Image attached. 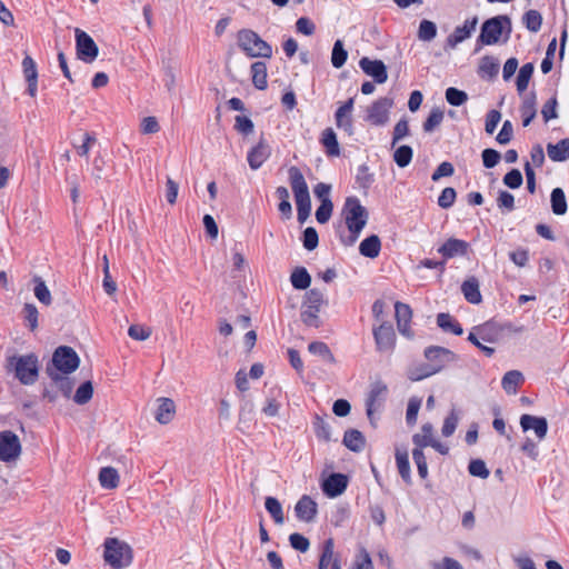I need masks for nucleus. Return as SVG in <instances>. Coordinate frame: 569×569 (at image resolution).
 <instances>
[{
	"label": "nucleus",
	"instance_id": "f257e3e1",
	"mask_svg": "<svg viewBox=\"0 0 569 569\" xmlns=\"http://www.w3.org/2000/svg\"><path fill=\"white\" fill-rule=\"evenodd\" d=\"M342 216L349 231V236L341 238L345 246L349 247L356 243L362 229L368 221V211L356 197H348L342 208Z\"/></svg>",
	"mask_w": 569,
	"mask_h": 569
},
{
	"label": "nucleus",
	"instance_id": "f03ea898",
	"mask_svg": "<svg viewBox=\"0 0 569 569\" xmlns=\"http://www.w3.org/2000/svg\"><path fill=\"white\" fill-rule=\"evenodd\" d=\"M425 357L429 361L420 371H411L409 378L413 381L421 380L439 372L446 365L457 360V356L449 349L438 346L428 347Z\"/></svg>",
	"mask_w": 569,
	"mask_h": 569
},
{
	"label": "nucleus",
	"instance_id": "7ed1b4c3",
	"mask_svg": "<svg viewBox=\"0 0 569 569\" xmlns=\"http://www.w3.org/2000/svg\"><path fill=\"white\" fill-rule=\"evenodd\" d=\"M79 363L80 359L71 347L60 346L54 350L51 365L47 366L46 372L52 381H58L60 376L76 371Z\"/></svg>",
	"mask_w": 569,
	"mask_h": 569
},
{
	"label": "nucleus",
	"instance_id": "20e7f679",
	"mask_svg": "<svg viewBox=\"0 0 569 569\" xmlns=\"http://www.w3.org/2000/svg\"><path fill=\"white\" fill-rule=\"evenodd\" d=\"M288 174L297 204L298 221L303 223L310 216L311 211V200L308 184L299 168L290 167Z\"/></svg>",
	"mask_w": 569,
	"mask_h": 569
},
{
	"label": "nucleus",
	"instance_id": "39448f33",
	"mask_svg": "<svg viewBox=\"0 0 569 569\" xmlns=\"http://www.w3.org/2000/svg\"><path fill=\"white\" fill-rule=\"evenodd\" d=\"M8 367L14 371L16 378L22 385H33L38 380L39 362L38 357L33 353L10 357Z\"/></svg>",
	"mask_w": 569,
	"mask_h": 569
},
{
	"label": "nucleus",
	"instance_id": "423d86ee",
	"mask_svg": "<svg viewBox=\"0 0 569 569\" xmlns=\"http://www.w3.org/2000/svg\"><path fill=\"white\" fill-rule=\"evenodd\" d=\"M238 47L250 58H271L272 48L250 29H242L237 34Z\"/></svg>",
	"mask_w": 569,
	"mask_h": 569
},
{
	"label": "nucleus",
	"instance_id": "0eeeda50",
	"mask_svg": "<svg viewBox=\"0 0 569 569\" xmlns=\"http://www.w3.org/2000/svg\"><path fill=\"white\" fill-rule=\"evenodd\" d=\"M104 561L116 569L128 567L132 561L131 548L118 540L108 538L104 541Z\"/></svg>",
	"mask_w": 569,
	"mask_h": 569
},
{
	"label": "nucleus",
	"instance_id": "6e6552de",
	"mask_svg": "<svg viewBox=\"0 0 569 569\" xmlns=\"http://www.w3.org/2000/svg\"><path fill=\"white\" fill-rule=\"evenodd\" d=\"M505 26L508 27V32H510L511 21L507 16H497L488 19L481 27L478 42L487 46L497 43L502 34Z\"/></svg>",
	"mask_w": 569,
	"mask_h": 569
},
{
	"label": "nucleus",
	"instance_id": "1a4fd4ad",
	"mask_svg": "<svg viewBox=\"0 0 569 569\" xmlns=\"http://www.w3.org/2000/svg\"><path fill=\"white\" fill-rule=\"evenodd\" d=\"M392 106V98H379L367 108L366 121L377 127L385 126L389 121V113Z\"/></svg>",
	"mask_w": 569,
	"mask_h": 569
},
{
	"label": "nucleus",
	"instance_id": "9d476101",
	"mask_svg": "<svg viewBox=\"0 0 569 569\" xmlns=\"http://www.w3.org/2000/svg\"><path fill=\"white\" fill-rule=\"evenodd\" d=\"M74 34L78 58L87 63H91L98 57V46L87 32L79 28H76Z\"/></svg>",
	"mask_w": 569,
	"mask_h": 569
},
{
	"label": "nucleus",
	"instance_id": "9b49d317",
	"mask_svg": "<svg viewBox=\"0 0 569 569\" xmlns=\"http://www.w3.org/2000/svg\"><path fill=\"white\" fill-rule=\"evenodd\" d=\"M20 453L21 445L18 436L10 430L0 432V460L13 461Z\"/></svg>",
	"mask_w": 569,
	"mask_h": 569
},
{
	"label": "nucleus",
	"instance_id": "f8f14e48",
	"mask_svg": "<svg viewBox=\"0 0 569 569\" xmlns=\"http://www.w3.org/2000/svg\"><path fill=\"white\" fill-rule=\"evenodd\" d=\"M373 337L379 351L390 352L393 350L396 333L391 323L382 321L378 328L373 329Z\"/></svg>",
	"mask_w": 569,
	"mask_h": 569
},
{
	"label": "nucleus",
	"instance_id": "ddd939ff",
	"mask_svg": "<svg viewBox=\"0 0 569 569\" xmlns=\"http://www.w3.org/2000/svg\"><path fill=\"white\" fill-rule=\"evenodd\" d=\"M361 70L369 77L373 78L377 83H385L388 79L387 67L381 60H371L363 57L359 61Z\"/></svg>",
	"mask_w": 569,
	"mask_h": 569
},
{
	"label": "nucleus",
	"instance_id": "4468645a",
	"mask_svg": "<svg viewBox=\"0 0 569 569\" xmlns=\"http://www.w3.org/2000/svg\"><path fill=\"white\" fill-rule=\"evenodd\" d=\"M387 395V386L382 382H376L372 385L370 393L367 399V416L372 426H375L373 421V412L380 408L385 397Z\"/></svg>",
	"mask_w": 569,
	"mask_h": 569
},
{
	"label": "nucleus",
	"instance_id": "2eb2a0df",
	"mask_svg": "<svg viewBox=\"0 0 569 569\" xmlns=\"http://www.w3.org/2000/svg\"><path fill=\"white\" fill-rule=\"evenodd\" d=\"M353 98L348 99L343 104H341L336 113H335V120L336 126L339 129H342L346 131L349 136L353 133V123H352V110H353Z\"/></svg>",
	"mask_w": 569,
	"mask_h": 569
},
{
	"label": "nucleus",
	"instance_id": "dca6fc26",
	"mask_svg": "<svg viewBox=\"0 0 569 569\" xmlns=\"http://www.w3.org/2000/svg\"><path fill=\"white\" fill-rule=\"evenodd\" d=\"M520 426L523 431L533 430L539 440H543L548 432V422L545 417L525 413L520 417Z\"/></svg>",
	"mask_w": 569,
	"mask_h": 569
},
{
	"label": "nucleus",
	"instance_id": "f3484780",
	"mask_svg": "<svg viewBox=\"0 0 569 569\" xmlns=\"http://www.w3.org/2000/svg\"><path fill=\"white\" fill-rule=\"evenodd\" d=\"M348 486V478L342 473L330 475L322 483V490L328 497L340 496Z\"/></svg>",
	"mask_w": 569,
	"mask_h": 569
},
{
	"label": "nucleus",
	"instance_id": "a211bd4d",
	"mask_svg": "<svg viewBox=\"0 0 569 569\" xmlns=\"http://www.w3.org/2000/svg\"><path fill=\"white\" fill-rule=\"evenodd\" d=\"M468 249L469 243L467 241L450 238L438 249V252L447 260L457 256H466Z\"/></svg>",
	"mask_w": 569,
	"mask_h": 569
},
{
	"label": "nucleus",
	"instance_id": "6ab92c4d",
	"mask_svg": "<svg viewBox=\"0 0 569 569\" xmlns=\"http://www.w3.org/2000/svg\"><path fill=\"white\" fill-rule=\"evenodd\" d=\"M477 23L478 19L477 17H475L470 20H466L462 26L456 27L453 32L447 39L448 46L455 48L457 44L468 39L471 36V33L476 30Z\"/></svg>",
	"mask_w": 569,
	"mask_h": 569
},
{
	"label": "nucleus",
	"instance_id": "aec40b11",
	"mask_svg": "<svg viewBox=\"0 0 569 569\" xmlns=\"http://www.w3.org/2000/svg\"><path fill=\"white\" fill-rule=\"evenodd\" d=\"M317 511L316 501L307 495L302 496L295 507L296 516L305 522H311L316 518Z\"/></svg>",
	"mask_w": 569,
	"mask_h": 569
},
{
	"label": "nucleus",
	"instance_id": "412c9836",
	"mask_svg": "<svg viewBox=\"0 0 569 569\" xmlns=\"http://www.w3.org/2000/svg\"><path fill=\"white\" fill-rule=\"evenodd\" d=\"M395 311L399 332L406 337H411L412 332L410 331L409 327L412 317L411 308L409 307V305L398 301L395 305Z\"/></svg>",
	"mask_w": 569,
	"mask_h": 569
},
{
	"label": "nucleus",
	"instance_id": "4be33fe9",
	"mask_svg": "<svg viewBox=\"0 0 569 569\" xmlns=\"http://www.w3.org/2000/svg\"><path fill=\"white\" fill-rule=\"evenodd\" d=\"M22 69L26 81L28 82V93L36 97L38 89V70L34 60L30 56H26L22 60Z\"/></svg>",
	"mask_w": 569,
	"mask_h": 569
},
{
	"label": "nucleus",
	"instance_id": "5701e85b",
	"mask_svg": "<svg viewBox=\"0 0 569 569\" xmlns=\"http://www.w3.org/2000/svg\"><path fill=\"white\" fill-rule=\"evenodd\" d=\"M269 144L261 139L256 147L248 153V163L252 170L259 169L263 162L270 157Z\"/></svg>",
	"mask_w": 569,
	"mask_h": 569
},
{
	"label": "nucleus",
	"instance_id": "b1692460",
	"mask_svg": "<svg viewBox=\"0 0 569 569\" xmlns=\"http://www.w3.org/2000/svg\"><path fill=\"white\" fill-rule=\"evenodd\" d=\"M505 332V327L496 322H486L477 328L479 338L486 342L495 343L499 341Z\"/></svg>",
	"mask_w": 569,
	"mask_h": 569
},
{
	"label": "nucleus",
	"instance_id": "393cba45",
	"mask_svg": "<svg viewBox=\"0 0 569 569\" xmlns=\"http://www.w3.org/2000/svg\"><path fill=\"white\" fill-rule=\"evenodd\" d=\"M461 291L465 299L470 303L478 305L482 301V297L479 290V281L475 277H470L462 282Z\"/></svg>",
	"mask_w": 569,
	"mask_h": 569
},
{
	"label": "nucleus",
	"instance_id": "a878e982",
	"mask_svg": "<svg viewBox=\"0 0 569 569\" xmlns=\"http://www.w3.org/2000/svg\"><path fill=\"white\" fill-rule=\"evenodd\" d=\"M548 157L556 162H562L569 159V138L560 140L558 143H548Z\"/></svg>",
	"mask_w": 569,
	"mask_h": 569
},
{
	"label": "nucleus",
	"instance_id": "bb28decb",
	"mask_svg": "<svg viewBox=\"0 0 569 569\" xmlns=\"http://www.w3.org/2000/svg\"><path fill=\"white\" fill-rule=\"evenodd\" d=\"M520 112L522 117V126L528 127L537 114L535 92H530L523 98Z\"/></svg>",
	"mask_w": 569,
	"mask_h": 569
},
{
	"label": "nucleus",
	"instance_id": "cd10ccee",
	"mask_svg": "<svg viewBox=\"0 0 569 569\" xmlns=\"http://www.w3.org/2000/svg\"><path fill=\"white\" fill-rule=\"evenodd\" d=\"M159 401L160 405L157 409L156 420L161 425L169 423L174 416V402L169 398H160Z\"/></svg>",
	"mask_w": 569,
	"mask_h": 569
},
{
	"label": "nucleus",
	"instance_id": "c85d7f7f",
	"mask_svg": "<svg viewBox=\"0 0 569 569\" xmlns=\"http://www.w3.org/2000/svg\"><path fill=\"white\" fill-rule=\"evenodd\" d=\"M381 250V241L378 236L372 234L363 239L359 246V251L363 257L377 258Z\"/></svg>",
	"mask_w": 569,
	"mask_h": 569
},
{
	"label": "nucleus",
	"instance_id": "c756f323",
	"mask_svg": "<svg viewBox=\"0 0 569 569\" xmlns=\"http://www.w3.org/2000/svg\"><path fill=\"white\" fill-rule=\"evenodd\" d=\"M523 380V376L520 371L510 370L502 377L501 386L508 395H515Z\"/></svg>",
	"mask_w": 569,
	"mask_h": 569
},
{
	"label": "nucleus",
	"instance_id": "7c9ffc66",
	"mask_svg": "<svg viewBox=\"0 0 569 569\" xmlns=\"http://www.w3.org/2000/svg\"><path fill=\"white\" fill-rule=\"evenodd\" d=\"M333 548V539L329 538L323 542L318 569H327L329 566L330 569H333V562L336 560H340L337 556H335Z\"/></svg>",
	"mask_w": 569,
	"mask_h": 569
},
{
	"label": "nucleus",
	"instance_id": "2f4dec72",
	"mask_svg": "<svg viewBox=\"0 0 569 569\" xmlns=\"http://www.w3.org/2000/svg\"><path fill=\"white\" fill-rule=\"evenodd\" d=\"M252 83L258 90H264L267 82V64L263 61H257L251 64Z\"/></svg>",
	"mask_w": 569,
	"mask_h": 569
},
{
	"label": "nucleus",
	"instance_id": "473e14b6",
	"mask_svg": "<svg viewBox=\"0 0 569 569\" xmlns=\"http://www.w3.org/2000/svg\"><path fill=\"white\" fill-rule=\"evenodd\" d=\"M499 72V61L490 56L481 58L478 73L481 78H495Z\"/></svg>",
	"mask_w": 569,
	"mask_h": 569
},
{
	"label": "nucleus",
	"instance_id": "72a5a7b5",
	"mask_svg": "<svg viewBox=\"0 0 569 569\" xmlns=\"http://www.w3.org/2000/svg\"><path fill=\"white\" fill-rule=\"evenodd\" d=\"M437 325L446 332H451L456 336H461L463 333L460 323L449 313H439L437 316Z\"/></svg>",
	"mask_w": 569,
	"mask_h": 569
},
{
	"label": "nucleus",
	"instance_id": "f704fd0d",
	"mask_svg": "<svg viewBox=\"0 0 569 569\" xmlns=\"http://www.w3.org/2000/svg\"><path fill=\"white\" fill-rule=\"evenodd\" d=\"M343 445L348 449H350L355 452H359L365 447V437L362 436V433L359 430H356V429L347 430L343 436Z\"/></svg>",
	"mask_w": 569,
	"mask_h": 569
},
{
	"label": "nucleus",
	"instance_id": "c9c22d12",
	"mask_svg": "<svg viewBox=\"0 0 569 569\" xmlns=\"http://www.w3.org/2000/svg\"><path fill=\"white\" fill-rule=\"evenodd\" d=\"M99 482L104 489H114L119 485V473L112 467H103L99 471Z\"/></svg>",
	"mask_w": 569,
	"mask_h": 569
},
{
	"label": "nucleus",
	"instance_id": "e433bc0d",
	"mask_svg": "<svg viewBox=\"0 0 569 569\" xmlns=\"http://www.w3.org/2000/svg\"><path fill=\"white\" fill-rule=\"evenodd\" d=\"M290 281L295 289L306 290L310 287L311 277L305 267H297L290 276Z\"/></svg>",
	"mask_w": 569,
	"mask_h": 569
},
{
	"label": "nucleus",
	"instance_id": "4c0bfd02",
	"mask_svg": "<svg viewBox=\"0 0 569 569\" xmlns=\"http://www.w3.org/2000/svg\"><path fill=\"white\" fill-rule=\"evenodd\" d=\"M432 441H435L433 426L430 422L423 423L421 432L412 436V442L416 447L425 448L431 446Z\"/></svg>",
	"mask_w": 569,
	"mask_h": 569
},
{
	"label": "nucleus",
	"instance_id": "58836bf2",
	"mask_svg": "<svg viewBox=\"0 0 569 569\" xmlns=\"http://www.w3.org/2000/svg\"><path fill=\"white\" fill-rule=\"evenodd\" d=\"M321 142L325 146L329 156H339L340 149L337 140V136L331 128H327L322 132Z\"/></svg>",
	"mask_w": 569,
	"mask_h": 569
},
{
	"label": "nucleus",
	"instance_id": "ea45409f",
	"mask_svg": "<svg viewBox=\"0 0 569 569\" xmlns=\"http://www.w3.org/2000/svg\"><path fill=\"white\" fill-rule=\"evenodd\" d=\"M326 303L327 301L325 299L323 292L317 288H313L306 293L303 307L312 308L313 311H320L321 307Z\"/></svg>",
	"mask_w": 569,
	"mask_h": 569
},
{
	"label": "nucleus",
	"instance_id": "a19ab883",
	"mask_svg": "<svg viewBox=\"0 0 569 569\" xmlns=\"http://www.w3.org/2000/svg\"><path fill=\"white\" fill-rule=\"evenodd\" d=\"M551 209L557 216H562L567 212V201L565 192L561 188H555L551 192Z\"/></svg>",
	"mask_w": 569,
	"mask_h": 569
},
{
	"label": "nucleus",
	"instance_id": "79ce46f5",
	"mask_svg": "<svg viewBox=\"0 0 569 569\" xmlns=\"http://www.w3.org/2000/svg\"><path fill=\"white\" fill-rule=\"evenodd\" d=\"M396 462L398 471L405 482L411 483L410 463L407 451H396Z\"/></svg>",
	"mask_w": 569,
	"mask_h": 569
},
{
	"label": "nucleus",
	"instance_id": "37998d69",
	"mask_svg": "<svg viewBox=\"0 0 569 569\" xmlns=\"http://www.w3.org/2000/svg\"><path fill=\"white\" fill-rule=\"evenodd\" d=\"M264 507L277 525H282L284 522L282 506L277 498L267 497Z\"/></svg>",
	"mask_w": 569,
	"mask_h": 569
},
{
	"label": "nucleus",
	"instance_id": "c03bdc74",
	"mask_svg": "<svg viewBox=\"0 0 569 569\" xmlns=\"http://www.w3.org/2000/svg\"><path fill=\"white\" fill-rule=\"evenodd\" d=\"M34 288L33 293L36 298L43 305L50 306L52 302V297L50 290L48 289L46 282L40 277L33 278Z\"/></svg>",
	"mask_w": 569,
	"mask_h": 569
},
{
	"label": "nucleus",
	"instance_id": "a18cd8bd",
	"mask_svg": "<svg viewBox=\"0 0 569 569\" xmlns=\"http://www.w3.org/2000/svg\"><path fill=\"white\" fill-rule=\"evenodd\" d=\"M308 350L310 353L321 357L328 363L335 362V356L325 342L313 341L308 346Z\"/></svg>",
	"mask_w": 569,
	"mask_h": 569
},
{
	"label": "nucleus",
	"instance_id": "49530a36",
	"mask_svg": "<svg viewBox=\"0 0 569 569\" xmlns=\"http://www.w3.org/2000/svg\"><path fill=\"white\" fill-rule=\"evenodd\" d=\"M533 70H535V67L530 62L525 63L520 68L518 77H517V82H516L517 90L519 93H522L528 88V84H529L530 78L533 73Z\"/></svg>",
	"mask_w": 569,
	"mask_h": 569
},
{
	"label": "nucleus",
	"instance_id": "de8ad7c7",
	"mask_svg": "<svg viewBox=\"0 0 569 569\" xmlns=\"http://www.w3.org/2000/svg\"><path fill=\"white\" fill-rule=\"evenodd\" d=\"M445 113L440 108H433L426 121L423 122V131L425 132H432L436 128H438L442 120H443Z\"/></svg>",
	"mask_w": 569,
	"mask_h": 569
},
{
	"label": "nucleus",
	"instance_id": "09e8293b",
	"mask_svg": "<svg viewBox=\"0 0 569 569\" xmlns=\"http://www.w3.org/2000/svg\"><path fill=\"white\" fill-rule=\"evenodd\" d=\"M348 58V52L343 48V43L341 40H337L332 48L331 53V63L335 68L339 69L341 68Z\"/></svg>",
	"mask_w": 569,
	"mask_h": 569
},
{
	"label": "nucleus",
	"instance_id": "8fccbe9b",
	"mask_svg": "<svg viewBox=\"0 0 569 569\" xmlns=\"http://www.w3.org/2000/svg\"><path fill=\"white\" fill-rule=\"evenodd\" d=\"M523 23L531 32H538L542 24V17L537 10H529L523 14Z\"/></svg>",
	"mask_w": 569,
	"mask_h": 569
},
{
	"label": "nucleus",
	"instance_id": "3c124183",
	"mask_svg": "<svg viewBox=\"0 0 569 569\" xmlns=\"http://www.w3.org/2000/svg\"><path fill=\"white\" fill-rule=\"evenodd\" d=\"M437 36V26L430 20H422L418 29V38L422 41H431Z\"/></svg>",
	"mask_w": 569,
	"mask_h": 569
},
{
	"label": "nucleus",
	"instance_id": "603ef678",
	"mask_svg": "<svg viewBox=\"0 0 569 569\" xmlns=\"http://www.w3.org/2000/svg\"><path fill=\"white\" fill-rule=\"evenodd\" d=\"M93 395V386L91 381L83 382L76 391L73 400L78 405L88 403Z\"/></svg>",
	"mask_w": 569,
	"mask_h": 569
},
{
	"label": "nucleus",
	"instance_id": "864d4df0",
	"mask_svg": "<svg viewBox=\"0 0 569 569\" xmlns=\"http://www.w3.org/2000/svg\"><path fill=\"white\" fill-rule=\"evenodd\" d=\"M413 151L409 146H400L393 153L395 162L400 167H407L412 160Z\"/></svg>",
	"mask_w": 569,
	"mask_h": 569
},
{
	"label": "nucleus",
	"instance_id": "5fc2aeb1",
	"mask_svg": "<svg viewBox=\"0 0 569 569\" xmlns=\"http://www.w3.org/2000/svg\"><path fill=\"white\" fill-rule=\"evenodd\" d=\"M313 426H315V433L318 439L323 440V441L331 440V428L325 419L317 416L316 420L313 422Z\"/></svg>",
	"mask_w": 569,
	"mask_h": 569
},
{
	"label": "nucleus",
	"instance_id": "6e6d98bb",
	"mask_svg": "<svg viewBox=\"0 0 569 569\" xmlns=\"http://www.w3.org/2000/svg\"><path fill=\"white\" fill-rule=\"evenodd\" d=\"M446 99L451 106L459 107L468 100V94L462 90L450 87L446 90Z\"/></svg>",
	"mask_w": 569,
	"mask_h": 569
},
{
	"label": "nucleus",
	"instance_id": "4d7b16f0",
	"mask_svg": "<svg viewBox=\"0 0 569 569\" xmlns=\"http://www.w3.org/2000/svg\"><path fill=\"white\" fill-rule=\"evenodd\" d=\"M459 422V413L456 409H452L448 417L443 421L441 432L445 437H450L456 431Z\"/></svg>",
	"mask_w": 569,
	"mask_h": 569
},
{
	"label": "nucleus",
	"instance_id": "13d9d810",
	"mask_svg": "<svg viewBox=\"0 0 569 569\" xmlns=\"http://www.w3.org/2000/svg\"><path fill=\"white\" fill-rule=\"evenodd\" d=\"M468 470L471 476L479 477L481 479H487L490 473L485 461L481 459L471 460L468 466Z\"/></svg>",
	"mask_w": 569,
	"mask_h": 569
},
{
	"label": "nucleus",
	"instance_id": "bf43d9fd",
	"mask_svg": "<svg viewBox=\"0 0 569 569\" xmlns=\"http://www.w3.org/2000/svg\"><path fill=\"white\" fill-rule=\"evenodd\" d=\"M24 320L28 322V326L31 331H34L38 328V309L33 303H26L23 307Z\"/></svg>",
	"mask_w": 569,
	"mask_h": 569
},
{
	"label": "nucleus",
	"instance_id": "052dcab7",
	"mask_svg": "<svg viewBox=\"0 0 569 569\" xmlns=\"http://www.w3.org/2000/svg\"><path fill=\"white\" fill-rule=\"evenodd\" d=\"M350 569H373L371 558L365 548H360Z\"/></svg>",
	"mask_w": 569,
	"mask_h": 569
},
{
	"label": "nucleus",
	"instance_id": "680f3d73",
	"mask_svg": "<svg viewBox=\"0 0 569 569\" xmlns=\"http://www.w3.org/2000/svg\"><path fill=\"white\" fill-rule=\"evenodd\" d=\"M457 198V192L453 188H445L438 197V206L442 209L452 207Z\"/></svg>",
	"mask_w": 569,
	"mask_h": 569
},
{
	"label": "nucleus",
	"instance_id": "e2e57ef3",
	"mask_svg": "<svg viewBox=\"0 0 569 569\" xmlns=\"http://www.w3.org/2000/svg\"><path fill=\"white\" fill-rule=\"evenodd\" d=\"M320 311H313L312 308L303 307L301 311V320L308 327L318 328L321 323L319 319Z\"/></svg>",
	"mask_w": 569,
	"mask_h": 569
},
{
	"label": "nucleus",
	"instance_id": "0e129e2a",
	"mask_svg": "<svg viewBox=\"0 0 569 569\" xmlns=\"http://www.w3.org/2000/svg\"><path fill=\"white\" fill-rule=\"evenodd\" d=\"M557 106H558V101H557L556 96L550 98L543 104L542 110H541V114H542V118H543L545 122H548V121H550L552 119L558 118Z\"/></svg>",
	"mask_w": 569,
	"mask_h": 569
},
{
	"label": "nucleus",
	"instance_id": "69168bd1",
	"mask_svg": "<svg viewBox=\"0 0 569 569\" xmlns=\"http://www.w3.org/2000/svg\"><path fill=\"white\" fill-rule=\"evenodd\" d=\"M421 406V400L418 398H411L408 402L406 421L409 426H412L417 421V416Z\"/></svg>",
	"mask_w": 569,
	"mask_h": 569
},
{
	"label": "nucleus",
	"instance_id": "338daca9",
	"mask_svg": "<svg viewBox=\"0 0 569 569\" xmlns=\"http://www.w3.org/2000/svg\"><path fill=\"white\" fill-rule=\"evenodd\" d=\"M128 335L134 340L144 341L151 336V329L141 325H132L128 329Z\"/></svg>",
	"mask_w": 569,
	"mask_h": 569
},
{
	"label": "nucleus",
	"instance_id": "774afa93",
	"mask_svg": "<svg viewBox=\"0 0 569 569\" xmlns=\"http://www.w3.org/2000/svg\"><path fill=\"white\" fill-rule=\"evenodd\" d=\"M333 210V203L332 201H326L323 200V203H321L317 211H316V219L319 223H326L329 221Z\"/></svg>",
	"mask_w": 569,
	"mask_h": 569
}]
</instances>
